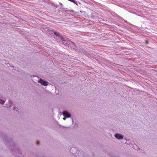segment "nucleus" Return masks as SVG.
Masks as SVG:
<instances>
[{"label": "nucleus", "instance_id": "f257e3e1", "mask_svg": "<svg viewBox=\"0 0 157 157\" xmlns=\"http://www.w3.org/2000/svg\"><path fill=\"white\" fill-rule=\"evenodd\" d=\"M115 137L117 139H120L123 138V136L119 134L116 133L115 135Z\"/></svg>", "mask_w": 157, "mask_h": 157}, {"label": "nucleus", "instance_id": "f03ea898", "mask_svg": "<svg viewBox=\"0 0 157 157\" xmlns=\"http://www.w3.org/2000/svg\"><path fill=\"white\" fill-rule=\"evenodd\" d=\"M39 82L42 85L44 86H46L48 85L47 82L41 79H40Z\"/></svg>", "mask_w": 157, "mask_h": 157}, {"label": "nucleus", "instance_id": "7ed1b4c3", "mask_svg": "<svg viewBox=\"0 0 157 157\" xmlns=\"http://www.w3.org/2000/svg\"><path fill=\"white\" fill-rule=\"evenodd\" d=\"M63 114V115L67 117H70V114L66 111H64Z\"/></svg>", "mask_w": 157, "mask_h": 157}, {"label": "nucleus", "instance_id": "20e7f679", "mask_svg": "<svg viewBox=\"0 0 157 157\" xmlns=\"http://www.w3.org/2000/svg\"><path fill=\"white\" fill-rule=\"evenodd\" d=\"M4 101L2 100H0V103L2 104H3L4 103Z\"/></svg>", "mask_w": 157, "mask_h": 157}, {"label": "nucleus", "instance_id": "39448f33", "mask_svg": "<svg viewBox=\"0 0 157 157\" xmlns=\"http://www.w3.org/2000/svg\"><path fill=\"white\" fill-rule=\"evenodd\" d=\"M54 34H55L56 35H57V36L59 35L58 33L56 32H54Z\"/></svg>", "mask_w": 157, "mask_h": 157}, {"label": "nucleus", "instance_id": "423d86ee", "mask_svg": "<svg viewBox=\"0 0 157 157\" xmlns=\"http://www.w3.org/2000/svg\"><path fill=\"white\" fill-rule=\"evenodd\" d=\"M75 150V151H76L77 150L75 148H73L72 150Z\"/></svg>", "mask_w": 157, "mask_h": 157}, {"label": "nucleus", "instance_id": "0eeeda50", "mask_svg": "<svg viewBox=\"0 0 157 157\" xmlns=\"http://www.w3.org/2000/svg\"><path fill=\"white\" fill-rule=\"evenodd\" d=\"M146 44H147L148 43V41H146Z\"/></svg>", "mask_w": 157, "mask_h": 157}, {"label": "nucleus", "instance_id": "6e6552de", "mask_svg": "<svg viewBox=\"0 0 157 157\" xmlns=\"http://www.w3.org/2000/svg\"><path fill=\"white\" fill-rule=\"evenodd\" d=\"M37 144H39V141H37Z\"/></svg>", "mask_w": 157, "mask_h": 157}, {"label": "nucleus", "instance_id": "1a4fd4ad", "mask_svg": "<svg viewBox=\"0 0 157 157\" xmlns=\"http://www.w3.org/2000/svg\"><path fill=\"white\" fill-rule=\"evenodd\" d=\"M62 40H63V41H64V40H63V37H62V38H61Z\"/></svg>", "mask_w": 157, "mask_h": 157}, {"label": "nucleus", "instance_id": "9d476101", "mask_svg": "<svg viewBox=\"0 0 157 157\" xmlns=\"http://www.w3.org/2000/svg\"><path fill=\"white\" fill-rule=\"evenodd\" d=\"M63 119H64V120H65V118L64 117V118H63Z\"/></svg>", "mask_w": 157, "mask_h": 157}]
</instances>
